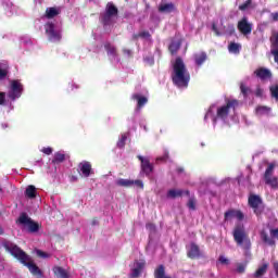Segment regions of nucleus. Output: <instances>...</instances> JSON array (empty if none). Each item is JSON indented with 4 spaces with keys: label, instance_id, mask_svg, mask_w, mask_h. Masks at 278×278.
Returning <instances> with one entry per match:
<instances>
[{
    "label": "nucleus",
    "instance_id": "nucleus-1",
    "mask_svg": "<svg viewBox=\"0 0 278 278\" xmlns=\"http://www.w3.org/2000/svg\"><path fill=\"white\" fill-rule=\"evenodd\" d=\"M172 81L177 88H188V84H190V72L180 56L176 58L173 65Z\"/></svg>",
    "mask_w": 278,
    "mask_h": 278
},
{
    "label": "nucleus",
    "instance_id": "nucleus-2",
    "mask_svg": "<svg viewBox=\"0 0 278 278\" xmlns=\"http://www.w3.org/2000/svg\"><path fill=\"white\" fill-rule=\"evenodd\" d=\"M4 248L13 255V257H16L21 262V264H24V266H27L28 270L31 273V275H42V271H40V268H38L34 264V260L27 255L21 248H18L16 244L12 242H5Z\"/></svg>",
    "mask_w": 278,
    "mask_h": 278
},
{
    "label": "nucleus",
    "instance_id": "nucleus-3",
    "mask_svg": "<svg viewBox=\"0 0 278 278\" xmlns=\"http://www.w3.org/2000/svg\"><path fill=\"white\" fill-rule=\"evenodd\" d=\"M232 238L237 244L243 249V251H251V238L249 237V232H247V228H244L243 224H237L232 230Z\"/></svg>",
    "mask_w": 278,
    "mask_h": 278
},
{
    "label": "nucleus",
    "instance_id": "nucleus-4",
    "mask_svg": "<svg viewBox=\"0 0 278 278\" xmlns=\"http://www.w3.org/2000/svg\"><path fill=\"white\" fill-rule=\"evenodd\" d=\"M238 105H240L238 100H227L225 105L217 108L216 118H219L220 121H227L230 112H236V108H238Z\"/></svg>",
    "mask_w": 278,
    "mask_h": 278
},
{
    "label": "nucleus",
    "instance_id": "nucleus-5",
    "mask_svg": "<svg viewBox=\"0 0 278 278\" xmlns=\"http://www.w3.org/2000/svg\"><path fill=\"white\" fill-rule=\"evenodd\" d=\"M248 205L253 208L255 216L264 214V201L262 200V197L257 194H250L248 198Z\"/></svg>",
    "mask_w": 278,
    "mask_h": 278
},
{
    "label": "nucleus",
    "instance_id": "nucleus-6",
    "mask_svg": "<svg viewBox=\"0 0 278 278\" xmlns=\"http://www.w3.org/2000/svg\"><path fill=\"white\" fill-rule=\"evenodd\" d=\"M118 16V8L113 2H108L105 12L101 15V22L104 26L112 25V18Z\"/></svg>",
    "mask_w": 278,
    "mask_h": 278
},
{
    "label": "nucleus",
    "instance_id": "nucleus-7",
    "mask_svg": "<svg viewBox=\"0 0 278 278\" xmlns=\"http://www.w3.org/2000/svg\"><path fill=\"white\" fill-rule=\"evenodd\" d=\"M23 94V84H21V80H11L10 89L7 94L8 99L10 101H16V99H21Z\"/></svg>",
    "mask_w": 278,
    "mask_h": 278
},
{
    "label": "nucleus",
    "instance_id": "nucleus-8",
    "mask_svg": "<svg viewBox=\"0 0 278 278\" xmlns=\"http://www.w3.org/2000/svg\"><path fill=\"white\" fill-rule=\"evenodd\" d=\"M46 34L51 42H60L62 40V35L60 31L55 30V24L47 23L45 25Z\"/></svg>",
    "mask_w": 278,
    "mask_h": 278
},
{
    "label": "nucleus",
    "instance_id": "nucleus-9",
    "mask_svg": "<svg viewBox=\"0 0 278 278\" xmlns=\"http://www.w3.org/2000/svg\"><path fill=\"white\" fill-rule=\"evenodd\" d=\"M18 223H21V225H26L28 230L31 231L33 233L40 229L38 223L31 220V218H29L26 214H22L20 216Z\"/></svg>",
    "mask_w": 278,
    "mask_h": 278
},
{
    "label": "nucleus",
    "instance_id": "nucleus-10",
    "mask_svg": "<svg viewBox=\"0 0 278 278\" xmlns=\"http://www.w3.org/2000/svg\"><path fill=\"white\" fill-rule=\"evenodd\" d=\"M232 218H237V220H244V213L240 210L230 208L225 212L224 220L227 223L228 220H232Z\"/></svg>",
    "mask_w": 278,
    "mask_h": 278
},
{
    "label": "nucleus",
    "instance_id": "nucleus-11",
    "mask_svg": "<svg viewBox=\"0 0 278 278\" xmlns=\"http://www.w3.org/2000/svg\"><path fill=\"white\" fill-rule=\"evenodd\" d=\"M237 27L239 31L243 34V36H249V34L253 31V26L249 24V20L247 17H243L241 21H239Z\"/></svg>",
    "mask_w": 278,
    "mask_h": 278
},
{
    "label": "nucleus",
    "instance_id": "nucleus-12",
    "mask_svg": "<svg viewBox=\"0 0 278 278\" xmlns=\"http://www.w3.org/2000/svg\"><path fill=\"white\" fill-rule=\"evenodd\" d=\"M184 43V39L181 37H175L172 39L168 51L172 55H177L178 51L181 49V45Z\"/></svg>",
    "mask_w": 278,
    "mask_h": 278
},
{
    "label": "nucleus",
    "instance_id": "nucleus-13",
    "mask_svg": "<svg viewBox=\"0 0 278 278\" xmlns=\"http://www.w3.org/2000/svg\"><path fill=\"white\" fill-rule=\"evenodd\" d=\"M254 75H256V77L258 79H261V81H266L268 79H273V72H270V70L266 68V67H260L254 72Z\"/></svg>",
    "mask_w": 278,
    "mask_h": 278
},
{
    "label": "nucleus",
    "instance_id": "nucleus-14",
    "mask_svg": "<svg viewBox=\"0 0 278 278\" xmlns=\"http://www.w3.org/2000/svg\"><path fill=\"white\" fill-rule=\"evenodd\" d=\"M176 10H177V7H175V3L173 2H168V3L162 2L159 5V12L161 14H172V12H175Z\"/></svg>",
    "mask_w": 278,
    "mask_h": 278
},
{
    "label": "nucleus",
    "instance_id": "nucleus-15",
    "mask_svg": "<svg viewBox=\"0 0 278 278\" xmlns=\"http://www.w3.org/2000/svg\"><path fill=\"white\" fill-rule=\"evenodd\" d=\"M140 163H141V170L146 175H151V173H153V163H151V161H149V159H144V157L140 156Z\"/></svg>",
    "mask_w": 278,
    "mask_h": 278
},
{
    "label": "nucleus",
    "instance_id": "nucleus-16",
    "mask_svg": "<svg viewBox=\"0 0 278 278\" xmlns=\"http://www.w3.org/2000/svg\"><path fill=\"white\" fill-rule=\"evenodd\" d=\"M187 256L190 260H197V258L201 257V249L199 248V245H197V243L190 244V249L187 252Z\"/></svg>",
    "mask_w": 278,
    "mask_h": 278
},
{
    "label": "nucleus",
    "instance_id": "nucleus-17",
    "mask_svg": "<svg viewBox=\"0 0 278 278\" xmlns=\"http://www.w3.org/2000/svg\"><path fill=\"white\" fill-rule=\"evenodd\" d=\"M78 168L83 175H94V172L92 170V164L88 161H83L79 163Z\"/></svg>",
    "mask_w": 278,
    "mask_h": 278
},
{
    "label": "nucleus",
    "instance_id": "nucleus-18",
    "mask_svg": "<svg viewBox=\"0 0 278 278\" xmlns=\"http://www.w3.org/2000/svg\"><path fill=\"white\" fill-rule=\"evenodd\" d=\"M264 181L266 186H270L273 190H278V178L273 175H265Z\"/></svg>",
    "mask_w": 278,
    "mask_h": 278
},
{
    "label": "nucleus",
    "instance_id": "nucleus-19",
    "mask_svg": "<svg viewBox=\"0 0 278 278\" xmlns=\"http://www.w3.org/2000/svg\"><path fill=\"white\" fill-rule=\"evenodd\" d=\"M261 240H263V242L265 244H268L269 247H275L276 244L275 239L268 237V232H266L265 230L261 231Z\"/></svg>",
    "mask_w": 278,
    "mask_h": 278
},
{
    "label": "nucleus",
    "instance_id": "nucleus-20",
    "mask_svg": "<svg viewBox=\"0 0 278 278\" xmlns=\"http://www.w3.org/2000/svg\"><path fill=\"white\" fill-rule=\"evenodd\" d=\"M53 273L56 278H68V271L60 266L53 267Z\"/></svg>",
    "mask_w": 278,
    "mask_h": 278
},
{
    "label": "nucleus",
    "instance_id": "nucleus-21",
    "mask_svg": "<svg viewBox=\"0 0 278 278\" xmlns=\"http://www.w3.org/2000/svg\"><path fill=\"white\" fill-rule=\"evenodd\" d=\"M207 60V53L205 52H200L194 54V62L197 66H202V64Z\"/></svg>",
    "mask_w": 278,
    "mask_h": 278
},
{
    "label": "nucleus",
    "instance_id": "nucleus-22",
    "mask_svg": "<svg viewBox=\"0 0 278 278\" xmlns=\"http://www.w3.org/2000/svg\"><path fill=\"white\" fill-rule=\"evenodd\" d=\"M63 162H66V155L63 152H55L52 164H62Z\"/></svg>",
    "mask_w": 278,
    "mask_h": 278
},
{
    "label": "nucleus",
    "instance_id": "nucleus-23",
    "mask_svg": "<svg viewBox=\"0 0 278 278\" xmlns=\"http://www.w3.org/2000/svg\"><path fill=\"white\" fill-rule=\"evenodd\" d=\"M37 194L38 192L34 185H29L25 190V197H27V199H36Z\"/></svg>",
    "mask_w": 278,
    "mask_h": 278
},
{
    "label": "nucleus",
    "instance_id": "nucleus-24",
    "mask_svg": "<svg viewBox=\"0 0 278 278\" xmlns=\"http://www.w3.org/2000/svg\"><path fill=\"white\" fill-rule=\"evenodd\" d=\"M268 273V263H264L254 273L255 278L264 277Z\"/></svg>",
    "mask_w": 278,
    "mask_h": 278
},
{
    "label": "nucleus",
    "instance_id": "nucleus-25",
    "mask_svg": "<svg viewBox=\"0 0 278 278\" xmlns=\"http://www.w3.org/2000/svg\"><path fill=\"white\" fill-rule=\"evenodd\" d=\"M170 160V152H168L167 149H164L163 155L156 157V163L157 164H164Z\"/></svg>",
    "mask_w": 278,
    "mask_h": 278
},
{
    "label": "nucleus",
    "instance_id": "nucleus-26",
    "mask_svg": "<svg viewBox=\"0 0 278 278\" xmlns=\"http://www.w3.org/2000/svg\"><path fill=\"white\" fill-rule=\"evenodd\" d=\"M177 197H184V190L170 189L167 191V199H177Z\"/></svg>",
    "mask_w": 278,
    "mask_h": 278
},
{
    "label": "nucleus",
    "instance_id": "nucleus-27",
    "mask_svg": "<svg viewBox=\"0 0 278 278\" xmlns=\"http://www.w3.org/2000/svg\"><path fill=\"white\" fill-rule=\"evenodd\" d=\"M140 38H141V40H144V42H147L148 45H153V39L151 37V33H149L148 30L141 31Z\"/></svg>",
    "mask_w": 278,
    "mask_h": 278
},
{
    "label": "nucleus",
    "instance_id": "nucleus-28",
    "mask_svg": "<svg viewBox=\"0 0 278 278\" xmlns=\"http://www.w3.org/2000/svg\"><path fill=\"white\" fill-rule=\"evenodd\" d=\"M240 90L241 94H243L244 99L249 97V94H253V90H251V87H248L244 83L240 84Z\"/></svg>",
    "mask_w": 278,
    "mask_h": 278
},
{
    "label": "nucleus",
    "instance_id": "nucleus-29",
    "mask_svg": "<svg viewBox=\"0 0 278 278\" xmlns=\"http://www.w3.org/2000/svg\"><path fill=\"white\" fill-rule=\"evenodd\" d=\"M269 42L271 45V51H278V33L273 34L269 38Z\"/></svg>",
    "mask_w": 278,
    "mask_h": 278
},
{
    "label": "nucleus",
    "instance_id": "nucleus-30",
    "mask_svg": "<svg viewBox=\"0 0 278 278\" xmlns=\"http://www.w3.org/2000/svg\"><path fill=\"white\" fill-rule=\"evenodd\" d=\"M58 14H60V11H58L55 8H48L46 10V18H55Z\"/></svg>",
    "mask_w": 278,
    "mask_h": 278
},
{
    "label": "nucleus",
    "instance_id": "nucleus-31",
    "mask_svg": "<svg viewBox=\"0 0 278 278\" xmlns=\"http://www.w3.org/2000/svg\"><path fill=\"white\" fill-rule=\"evenodd\" d=\"M277 166H278L277 162L267 163V167L265 169L264 175H273Z\"/></svg>",
    "mask_w": 278,
    "mask_h": 278
},
{
    "label": "nucleus",
    "instance_id": "nucleus-32",
    "mask_svg": "<svg viewBox=\"0 0 278 278\" xmlns=\"http://www.w3.org/2000/svg\"><path fill=\"white\" fill-rule=\"evenodd\" d=\"M229 53L238 54L240 53V45L236 42H230L228 46Z\"/></svg>",
    "mask_w": 278,
    "mask_h": 278
},
{
    "label": "nucleus",
    "instance_id": "nucleus-33",
    "mask_svg": "<svg viewBox=\"0 0 278 278\" xmlns=\"http://www.w3.org/2000/svg\"><path fill=\"white\" fill-rule=\"evenodd\" d=\"M143 64L146 66H153L155 64V59L153 58V54L143 56Z\"/></svg>",
    "mask_w": 278,
    "mask_h": 278
},
{
    "label": "nucleus",
    "instance_id": "nucleus-34",
    "mask_svg": "<svg viewBox=\"0 0 278 278\" xmlns=\"http://www.w3.org/2000/svg\"><path fill=\"white\" fill-rule=\"evenodd\" d=\"M127 142V132L122 134L121 138L117 141V149H124Z\"/></svg>",
    "mask_w": 278,
    "mask_h": 278
},
{
    "label": "nucleus",
    "instance_id": "nucleus-35",
    "mask_svg": "<svg viewBox=\"0 0 278 278\" xmlns=\"http://www.w3.org/2000/svg\"><path fill=\"white\" fill-rule=\"evenodd\" d=\"M104 49L108 52V55H116V47L112 46V43H105Z\"/></svg>",
    "mask_w": 278,
    "mask_h": 278
},
{
    "label": "nucleus",
    "instance_id": "nucleus-36",
    "mask_svg": "<svg viewBox=\"0 0 278 278\" xmlns=\"http://www.w3.org/2000/svg\"><path fill=\"white\" fill-rule=\"evenodd\" d=\"M269 92H270L271 99H275V101L278 102V85L270 86Z\"/></svg>",
    "mask_w": 278,
    "mask_h": 278
},
{
    "label": "nucleus",
    "instance_id": "nucleus-37",
    "mask_svg": "<svg viewBox=\"0 0 278 278\" xmlns=\"http://www.w3.org/2000/svg\"><path fill=\"white\" fill-rule=\"evenodd\" d=\"M187 207L194 212V210H197V198L191 197L187 203Z\"/></svg>",
    "mask_w": 278,
    "mask_h": 278
},
{
    "label": "nucleus",
    "instance_id": "nucleus-38",
    "mask_svg": "<svg viewBox=\"0 0 278 278\" xmlns=\"http://www.w3.org/2000/svg\"><path fill=\"white\" fill-rule=\"evenodd\" d=\"M257 114H270V108L268 106H257L256 108Z\"/></svg>",
    "mask_w": 278,
    "mask_h": 278
},
{
    "label": "nucleus",
    "instance_id": "nucleus-39",
    "mask_svg": "<svg viewBox=\"0 0 278 278\" xmlns=\"http://www.w3.org/2000/svg\"><path fill=\"white\" fill-rule=\"evenodd\" d=\"M251 3H253V0H247L239 5V10H241V12H244L251 5Z\"/></svg>",
    "mask_w": 278,
    "mask_h": 278
},
{
    "label": "nucleus",
    "instance_id": "nucleus-40",
    "mask_svg": "<svg viewBox=\"0 0 278 278\" xmlns=\"http://www.w3.org/2000/svg\"><path fill=\"white\" fill-rule=\"evenodd\" d=\"M118 186H125V187H129V186H134V181L131 180H118L117 181Z\"/></svg>",
    "mask_w": 278,
    "mask_h": 278
},
{
    "label": "nucleus",
    "instance_id": "nucleus-41",
    "mask_svg": "<svg viewBox=\"0 0 278 278\" xmlns=\"http://www.w3.org/2000/svg\"><path fill=\"white\" fill-rule=\"evenodd\" d=\"M244 270H247V265L240 263L237 265V273H239V275H242V273H244Z\"/></svg>",
    "mask_w": 278,
    "mask_h": 278
},
{
    "label": "nucleus",
    "instance_id": "nucleus-42",
    "mask_svg": "<svg viewBox=\"0 0 278 278\" xmlns=\"http://www.w3.org/2000/svg\"><path fill=\"white\" fill-rule=\"evenodd\" d=\"M8 77V70L0 67V81H3Z\"/></svg>",
    "mask_w": 278,
    "mask_h": 278
},
{
    "label": "nucleus",
    "instance_id": "nucleus-43",
    "mask_svg": "<svg viewBox=\"0 0 278 278\" xmlns=\"http://www.w3.org/2000/svg\"><path fill=\"white\" fill-rule=\"evenodd\" d=\"M41 153H45V155H51V153H53V148L51 147L42 148Z\"/></svg>",
    "mask_w": 278,
    "mask_h": 278
},
{
    "label": "nucleus",
    "instance_id": "nucleus-44",
    "mask_svg": "<svg viewBox=\"0 0 278 278\" xmlns=\"http://www.w3.org/2000/svg\"><path fill=\"white\" fill-rule=\"evenodd\" d=\"M218 262L225 266H229V258H225V256H219Z\"/></svg>",
    "mask_w": 278,
    "mask_h": 278
},
{
    "label": "nucleus",
    "instance_id": "nucleus-45",
    "mask_svg": "<svg viewBox=\"0 0 278 278\" xmlns=\"http://www.w3.org/2000/svg\"><path fill=\"white\" fill-rule=\"evenodd\" d=\"M132 99H134L135 101H137V110H140V96H139V93L134 94V96H132Z\"/></svg>",
    "mask_w": 278,
    "mask_h": 278
},
{
    "label": "nucleus",
    "instance_id": "nucleus-46",
    "mask_svg": "<svg viewBox=\"0 0 278 278\" xmlns=\"http://www.w3.org/2000/svg\"><path fill=\"white\" fill-rule=\"evenodd\" d=\"M0 105H5V92L0 91Z\"/></svg>",
    "mask_w": 278,
    "mask_h": 278
},
{
    "label": "nucleus",
    "instance_id": "nucleus-47",
    "mask_svg": "<svg viewBox=\"0 0 278 278\" xmlns=\"http://www.w3.org/2000/svg\"><path fill=\"white\" fill-rule=\"evenodd\" d=\"M269 232H270L271 238H275L276 240H278V228L270 229Z\"/></svg>",
    "mask_w": 278,
    "mask_h": 278
},
{
    "label": "nucleus",
    "instance_id": "nucleus-48",
    "mask_svg": "<svg viewBox=\"0 0 278 278\" xmlns=\"http://www.w3.org/2000/svg\"><path fill=\"white\" fill-rule=\"evenodd\" d=\"M149 100L147 99V97H144V96H141L140 97V108H142L143 105H147V102H148Z\"/></svg>",
    "mask_w": 278,
    "mask_h": 278
},
{
    "label": "nucleus",
    "instance_id": "nucleus-49",
    "mask_svg": "<svg viewBox=\"0 0 278 278\" xmlns=\"http://www.w3.org/2000/svg\"><path fill=\"white\" fill-rule=\"evenodd\" d=\"M271 21L274 23L278 22V12L270 13Z\"/></svg>",
    "mask_w": 278,
    "mask_h": 278
},
{
    "label": "nucleus",
    "instance_id": "nucleus-50",
    "mask_svg": "<svg viewBox=\"0 0 278 278\" xmlns=\"http://www.w3.org/2000/svg\"><path fill=\"white\" fill-rule=\"evenodd\" d=\"M264 94V90L262 88H256V91H255V96L256 97H262Z\"/></svg>",
    "mask_w": 278,
    "mask_h": 278
},
{
    "label": "nucleus",
    "instance_id": "nucleus-51",
    "mask_svg": "<svg viewBox=\"0 0 278 278\" xmlns=\"http://www.w3.org/2000/svg\"><path fill=\"white\" fill-rule=\"evenodd\" d=\"M37 255H38L39 257H49V254H47V253H45V252H42V251H40V250H37Z\"/></svg>",
    "mask_w": 278,
    "mask_h": 278
},
{
    "label": "nucleus",
    "instance_id": "nucleus-52",
    "mask_svg": "<svg viewBox=\"0 0 278 278\" xmlns=\"http://www.w3.org/2000/svg\"><path fill=\"white\" fill-rule=\"evenodd\" d=\"M139 275H140V269L135 268V269L132 270L131 277H138Z\"/></svg>",
    "mask_w": 278,
    "mask_h": 278
},
{
    "label": "nucleus",
    "instance_id": "nucleus-53",
    "mask_svg": "<svg viewBox=\"0 0 278 278\" xmlns=\"http://www.w3.org/2000/svg\"><path fill=\"white\" fill-rule=\"evenodd\" d=\"M176 173H177L178 175H182V173H186V169H185L184 167H177V168H176Z\"/></svg>",
    "mask_w": 278,
    "mask_h": 278
},
{
    "label": "nucleus",
    "instance_id": "nucleus-54",
    "mask_svg": "<svg viewBox=\"0 0 278 278\" xmlns=\"http://www.w3.org/2000/svg\"><path fill=\"white\" fill-rule=\"evenodd\" d=\"M147 229H149V231H155V226L153 224H147Z\"/></svg>",
    "mask_w": 278,
    "mask_h": 278
},
{
    "label": "nucleus",
    "instance_id": "nucleus-55",
    "mask_svg": "<svg viewBox=\"0 0 278 278\" xmlns=\"http://www.w3.org/2000/svg\"><path fill=\"white\" fill-rule=\"evenodd\" d=\"M123 53L125 55L131 56V50H129V49H123Z\"/></svg>",
    "mask_w": 278,
    "mask_h": 278
},
{
    "label": "nucleus",
    "instance_id": "nucleus-56",
    "mask_svg": "<svg viewBox=\"0 0 278 278\" xmlns=\"http://www.w3.org/2000/svg\"><path fill=\"white\" fill-rule=\"evenodd\" d=\"M212 28H213V31H216V34L218 36V29L216 28V24H213Z\"/></svg>",
    "mask_w": 278,
    "mask_h": 278
},
{
    "label": "nucleus",
    "instance_id": "nucleus-57",
    "mask_svg": "<svg viewBox=\"0 0 278 278\" xmlns=\"http://www.w3.org/2000/svg\"><path fill=\"white\" fill-rule=\"evenodd\" d=\"M184 194H186L187 197H190V190L184 191Z\"/></svg>",
    "mask_w": 278,
    "mask_h": 278
},
{
    "label": "nucleus",
    "instance_id": "nucleus-58",
    "mask_svg": "<svg viewBox=\"0 0 278 278\" xmlns=\"http://www.w3.org/2000/svg\"><path fill=\"white\" fill-rule=\"evenodd\" d=\"M142 266H144V262H141V263H140V268H142Z\"/></svg>",
    "mask_w": 278,
    "mask_h": 278
},
{
    "label": "nucleus",
    "instance_id": "nucleus-59",
    "mask_svg": "<svg viewBox=\"0 0 278 278\" xmlns=\"http://www.w3.org/2000/svg\"><path fill=\"white\" fill-rule=\"evenodd\" d=\"M230 28H231V31H235L233 25H231Z\"/></svg>",
    "mask_w": 278,
    "mask_h": 278
},
{
    "label": "nucleus",
    "instance_id": "nucleus-60",
    "mask_svg": "<svg viewBox=\"0 0 278 278\" xmlns=\"http://www.w3.org/2000/svg\"><path fill=\"white\" fill-rule=\"evenodd\" d=\"M72 181H75V177L74 176H72Z\"/></svg>",
    "mask_w": 278,
    "mask_h": 278
},
{
    "label": "nucleus",
    "instance_id": "nucleus-61",
    "mask_svg": "<svg viewBox=\"0 0 278 278\" xmlns=\"http://www.w3.org/2000/svg\"><path fill=\"white\" fill-rule=\"evenodd\" d=\"M142 186H143L142 182H140V188H142Z\"/></svg>",
    "mask_w": 278,
    "mask_h": 278
},
{
    "label": "nucleus",
    "instance_id": "nucleus-62",
    "mask_svg": "<svg viewBox=\"0 0 278 278\" xmlns=\"http://www.w3.org/2000/svg\"><path fill=\"white\" fill-rule=\"evenodd\" d=\"M138 160H140V155H137Z\"/></svg>",
    "mask_w": 278,
    "mask_h": 278
},
{
    "label": "nucleus",
    "instance_id": "nucleus-63",
    "mask_svg": "<svg viewBox=\"0 0 278 278\" xmlns=\"http://www.w3.org/2000/svg\"><path fill=\"white\" fill-rule=\"evenodd\" d=\"M143 129H146V130H147V126H144V127H143Z\"/></svg>",
    "mask_w": 278,
    "mask_h": 278
},
{
    "label": "nucleus",
    "instance_id": "nucleus-64",
    "mask_svg": "<svg viewBox=\"0 0 278 278\" xmlns=\"http://www.w3.org/2000/svg\"><path fill=\"white\" fill-rule=\"evenodd\" d=\"M0 192H2V189L0 188Z\"/></svg>",
    "mask_w": 278,
    "mask_h": 278
}]
</instances>
